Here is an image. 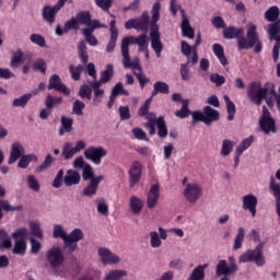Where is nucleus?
Instances as JSON below:
<instances>
[{
    "instance_id": "f257e3e1",
    "label": "nucleus",
    "mask_w": 280,
    "mask_h": 280,
    "mask_svg": "<svg viewBox=\"0 0 280 280\" xmlns=\"http://www.w3.org/2000/svg\"><path fill=\"white\" fill-rule=\"evenodd\" d=\"M223 38L226 40H233L236 38V45L238 51L244 49H253L255 54H261L264 50V43L259 38L257 33V25L253 24L248 26L246 37L244 36V27L225 26L223 30Z\"/></svg>"
},
{
    "instance_id": "f03ea898",
    "label": "nucleus",
    "mask_w": 280,
    "mask_h": 280,
    "mask_svg": "<svg viewBox=\"0 0 280 280\" xmlns=\"http://www.w3.org/2000/svg\"><path fill=\"white\" fill-rule=\"evenodd\" d=\"M52 236L55 238L60 237L63 241V246L67 249L68 255H71L78 250V242L84 240V232L75 228L72 232L67 234L62 225H55Z\"/></svg>"
},
{
    "instance_id": "7ed1b4c3",
    "label": "nucleus",
    "mask_w": 280,
    "mask_h": 280,
    "mask_svg": "<svg viewBox=\"0 0 280 280\" xmlns=\"http://www.w3.org/2000/svg\"><path fill=\"white\" fill-rule=\"evenodd\" d=\"M152 22H151V47L155 51L156 58H161L163 51V42H161V33L159 32V19H161V2H155L152 7Z\"/></svg>"
},
{
    "instance_id": "20e7f679",
    "label": "nucleus",
    "mask_w": 280,
    "mask_h": 280,
    "mask_svg": "<svg viewBox=\"0 0 280 280\" xmlns=\"http://www.w3.org/2000/svg\"><path fill=\"white\" fill-rule=\"evenodd\" d=\"M275 86V83L268 81L261 85L260 81H253L247 86V97L252 104L261 106L266 95H270V90Z\"/></svg>"
},
{
    "instance_id": "39448f33",
    "label": "nucleus",
    "mask_w": 280,
    "mask_h": 280,
    "mask_svg": "<svg viewBox=\"0 0 280 280\" xmlns=\"http://www.w3.org/2000/svg\"><path fill=\"white\" fill-rule=\"evenodd\" d=\"M83 180H90L89 185L83 188V196L91 198V196H95L97 194V189H100V183L104 180L103 175L95 176V171L91 164L85 163L82 173Z\"/></svg>"
},
{
    "instance_id": "423d86ee",
    "label": "nucleus",
    "mask_w": 280,
    "mask_h": 280,
    "mask_svg": "<svg viewBox=\"0 0 280 280\" xmlns=\"http://www.w3.org/2000/svg\"><path fill=\"white\" fill-rule=\"evenodd\" d=\"M264 246L266 243H259L255 249H248L240 256V264H255L258 268L266 266V257H264Z\"/></svg>"
},
{
    "instance_id": "0eeeda50",
    "label": "nucleus",
    "mask_w": 280,
    "mask_h": 280,
    "mask_svg": "<svg viewBox=\"0 0 280 280\" xmlns=\"http://www.w3.org/2000/svg\"><path fill=\"white\" fill-rule=\"evenodd\" d=\"M150 39H148V35L145 33L135 36H126L121 39V54H130V45H138L139 51H148V45Z\"/></svg>"
},
{
    "instance_id": "6e6552de",
    "label": "nucleus",
    "mask_w": 280,
    "mask_h": 280,
    "mask_svg": "<svg viewBox=\"0 0 280 280\" xmlns=\"http://www.w3.org/2000/svg\"><path fill=\"white\" fill-rule=\"evenodd\" d=\"M14 240L13 255H25L27 253V237L30 231L25 228H20L11 234Z\"/></svg>"
},
{
    "instance_id": "1a4fd4ad",
    "label": "nucleus",
    "mask_w": 280,
    "mask_h": 280,
    "mask_svg": "<svg viewBox=\"0 0 280 280\" xmlns=\"http://www.w3.org/2000/svg\"><path fill=\"white\" fill-rule=\"evenodd\" d=\"M229 262L224 259L219 260L215 267V277H223L220 280H230L231 275H235L238 270L235 257L230 256L228 258Z\"/></svg>"
},
{
    "instance_id": "9d476101",
    "label": "nucleus",
    "mask_w": 280,
    "mask_h": 280,
    "mask_svg": "<svg viewBox=\"0 0 280 280\" xmlns=\"http://www.w3.org/2000/svg\"><path fill=\"white\" fill-rule=\"evenodd\" d=\"M46 261L49 264L52 270H58L65 265V254L62 248L59 246H54L46 252Z\"/></svg>"
},
{
    "instance_id": "9b49d317",
    "label": "nucleus",
    "mask_w": 280,
    "mask_h": 280,
    "mask_svg": "<svg viewBox=\"0 0 280 280\" xmlns=\"http://www.w3.org/2000/svg\"><path fill=\"white\" fill-rule=\"evenodd\" d=\"M125 30H138L140 32L148 33L150 30V15L142 13L140 18L130 19L125 22Z\"/></svg>"
},
{
    "instance_id": "f8f14e48",
    "label": "nucleus",
    "mask_w": 280,
    "mask_h": 280,
    "mask_svg": "<svg viewBox=\"0 0 280 280\" xmlns=\"http://www.w3.org/2000/svg\"><path fill=\"white\" fill-rule=\"evenodd\" d=\"M260 129L265 135H270V132H277V122L275 118L270 117V110L266 105L262 106V115L259 119Z\"/></svg>"
},
{
    "instance_id": "ddd939ff",
    "label": "nucleus",
    "mask_w": 280,
    "mask_h": 280,
    "mask_svg": "<svg viewBox=\"0 0 280 280\" xmlns=\"http://www.w3.org/2000/svg\"><path fill=\"white\" fill-rule=\"evenodd\" d=\"M65 3H67V0H59L54 7L45 5L42 11L44 21L50 25H54V23H56V14H58V12L65 8Z\"/></svg>"
},
{
    "instance_id": "4468645a",
    "label": "nucleus",
    "mask_w": 280,
    "mask_h": 280,
    "mask_svg": "<svg viewBox=\"0 0 280 280\" xmlns=\"http://www.w3.org/2000/svg\"><path fill=\"white\" fill-rule=\"evenodd\" d=\"M108 154L104 147H89L84 151V156L88 161H92L94 165H102V159Z\"/></svg>"
},
{
    "instance_id": "2eb2a0df",
    "label": "nucleus",
    "mask_w": 280,
    "mask_h": 280,
    "mask_svg": "<svg viewBox=\"0 0 280 280\" xmlns=\"http://www.w3.org/2000/svg\"><path fill=\"white\" fill-rule=\"evenodd\" d=\"M62 104V97H54V95L48 94L45 98V106L46 108L39 112L40 119H49V115L54 113V107Z\"/></svg>"
},
{
    "instance_id": "dca6fc26",
    "label": "nucleus",
    "mask_w": 280,
    "mask_h": 280,
    "mask_svg": "<svg viewBox=\"0 0 280 280\" xmlns=\"http://www.w3.org/2000/svg\"><path fill=\"white\" fill-rule=\"evenodd\" d=\"M86 148V142L84 140H79L75 143L74 148H71L70 142H66L63 144L62 151H61V156H63L65 161H69L78 154V152H82Z\"/></svg>"
},
{
    "instance_id": "f3484780",
    "label": "nucleus",
    "mask_w": 280,
    "mask_h": 280,
    "mask_svg": "<svg viewBox=\"0 0 280 280\" xmlns=\"http://www.w3.org/2000/svg\"><path fill=\"white\" fill-rule=\"evenodd\" d=\"M143 174V164L139 161H135L128 172L129 175V187H135L141 180Z\"/></svg>"
},
{
    "instance_id": "a211bd4d",
    "label": "nucleus",
    "mask_w": 280,
    "mask_h": 280,
    "mask_svg": "<svg viewBox=\"0 0 280 280\" xmlns=\"http://www.w3.org/2000/svg\"><path fill=\"white\" fill-rule=\"evenodd\" d=\"M48 91H58V93H62V95H71V90H69V88L62 83V79H60V75L58 74H52L49 78Z\"/></svg>"
},
{
    "instance_id": "6ab92c4d",
    "label": "nucleus",
    "mask_w": 280,
    "mask_h": 280,
    "mask_svg": "<svg viewBox=\"0 0 280 280\" xmlns=\"http://www.w3.org/2000/svg\"><path fill=\"white\" fill-rule=\"evenodd\" d=\"M202 196V187L198 184H187L184 189V197L188 202H198V199Z\"/></svg>"
},
{
    "instance_id": "aec40b11",
    "label": "nucleus",
    "mask_w": 280,
    "mask_h": 280,
    "mask_svg": "<svg viewBox=\"0 0 280 280\" xmlns=\"http://www.w3.org/2000/svg\"><path fill=\"white\" fill-rule=\"evenodd\" d=\"M259 202V199H257V196L253 194H248L243 196V209L244 211H249L252 218H255L257 215V205Z\"/></svg>"
},
{
    "instance_id": "412c9836",
    "label": "nucleus",
    "mask_w": 280,
    "mask_h": 280,
    "mask_svg": "<svg viewBox=\"0 0 280 280\" xmlns=\"http://www.w3.org/2000/svg\"><path fill=\"white\" fill-rule=\"evenodd\" d=\"M98 255L101 257L102 264H104L105 266H107V265L113 266V265L119 264V261H121V258H119V256L113 254V252H110V249H108V248H104V247L98 248Z\"/></svg>"
},
{
    "instance_id": "4be33fe9",
    "label": "nucleus",
    "mask_w": 280,
    "mask_h": 280,
    "mask_svg": "<svg viewBox=\"0 0 280 280\" xmlns=\"http://www.w3.org/2000/svg\"><path fill=\"white\" fill-rule=\"evenodd\" d=\"M159 198H161V187L159 184L151 185V188L147 198V207L148 209H154L156 205H159Z\"/></svg>"
},
{
    "instance_id": "5701e85b",
    "label": "nucleus",
    "mask_w": 280,
    "mask_h": 280,
    "mask_svg": "<svg viewBox=\"0 0 280 280\" xmlns=\"http://www.w3.org/2000/svg\"><path fill=\"white\" fill-rule=\"evenodd\" d=\"M25 154V148L21 142L15 141L11 144L10 156L8 160V165H14V163Z\"/></svg>"
},
{
    "instance_id": "b1692460",
    "label": "nucleus",
    "mask_w": 280,
    "mask_h": 280,
    "mask_svg": "<svg viewBox=\"0 0 280 280\" xmlns=\"http://www.w3.org/2000/svg\"><path fill=\"white\" fill-rule=\"evenodd\" d=\"M182 12V36H184V38H190L194 39L196 37V31H194V28L191 27V24L189 23V19L187 18V15L185 14V10L180 9Z\"/></svg>"
},
{
    "instance_id": "393cba45",
    "label": "nucleus",
    "mask_w": 280,
    "mask_h": 280,
    "mask_svg": "<svg viewBox=\"0 0 280 280\" xmlns=\"http://www.w3.org/2000/svg\"><path fill=\"white\" fill-rule=\"evenodd\" d=\"M194 65H198V54L196 52L194 54V56H191V59L187 60L186 63L180 65L179 73L182 75V80H184L185 82H187V80L191 78L189 68L194 67Z\"/></svg>"
},
{
    "instance_id": "a878e982",
    "label": "nucleus",
    "mask_w": 280,
    "mask_h": 280,
    "mask_svg": "<svg viewBox=\"0 0 280 280\" xmlns=\"http://www.w3.org/2000/svg\"><path fill=\"white\" fill-rule=\"evenodd\" d=\"M80 180H82V176L78 171L68 170L67 175L63 177V183L66 187H73V185H80Z\"/></svg>"
},
{
    "instance_id": "bb28decb",
    "label": "nucleus",
    "mask_w": 280,
    "mask_h": 280,
    "mask_svg": "<svg viewBox=\"0 0 280 280\" xmlns=\"http://www.w3.org/2000/svg\"><path fill=\"white\" fill-rule=\"evenodd\" d=\"M122 56V65L125 69H133V71H137V73H141L143 71V68H141V63L139 62V59H136L133 61L130 60V52H121Z\"/></svg>"
},
{
    "instance_id": "cd10ccee",
    "label": "nucleus",
    "mask_w": 280,
    "mask_h": 280,
    "mask_svg": "<svg viewBox=\"0 0 280 280\" xmlns=\"http://www.w3.org/2000/svg\"><path fill=\"white\" fill-rule=\"evenodd\" d=\"M203 115L206 118V126H211L213 121L220 120V112L217 109H213L211 106H205L203 107Z\"/></svg>"
},
{
    "instance_id": "c85d7f7f",
    "label": "nucleus",
    "mask_w": 280,
    "mask_h": 280,
    "mask_svg": "<svg viewBox=\"0 0 280 280\" xmlns=\"http://www.w3.org/2000/svg\"><path fill=\"white\" fill-rule=\"evenodd\" d=\"M270 189L276 199V213L279 217L280 215V184H278L277 180H275L273 176H271L270 178Z\"/></svg>"
},
{
    "instance_id": "c756f323",
    "label": "nucleus",
    "mask_w": 280,
    "mask_h": 280,
    "mask_svg": "<svg viewBox=\"0 0 280 280\" xmlns=\"http://www.w3.org/2000/svg\"><path fill=\"white\" fill-rule=\"evenodd\" d=\"M161 93L162 95H170V85L163 81H156L153 84V91L151 93V98L156 97Z\"/></svg>"
},
{
    "instance_id": "7c9ffc66",
    "label": "nucleus",
    "mask_w": 280,
    "mask_h": 280,
    "mask_svg": "<svg viewBox=\"0 0 280 280\" xmlns=\"http://www.w3.org/2000/svg\"><path fill=\"white\" fill-rule=\"evenodd\" d=\"M212 51L222 67H226V65H229V59H226V55L224 54V47H222L219 43L212 45Z\"/></svg>"
},
{
    "instance_id": "2f4dec72",
    "label": "nucleus",
    "mask_w": 280,
    "mask_h": 280,
    "mask_svg": "<svg viewBox=\"0 0 280 280\" xmlns=\"http://www.w3.org/2000/svg\"><path fill=\"white\" fill-rule=\"evenodd\" d=\"M208 268V264L197 266L189 275L187 280H205V270Z\"/></svg>"
},
{
    "instance_id": "473e14b6",
    "label": "nucleus",
    "mask_w": 280,
    "mask_h": 280,
    "mask_svg": "<svg viewBox=\"0 0 280 280\" xmlns=\"http://www.w3.org/2000/svg\"><path fill=\"white\" fill-rule=\"evenodd\" d=\"M78 56L82 65H89V47L84 40L79 42Z\"/></svg>"
},
{
    "instance_id": "72a5a7b5",
    "label": "nucleus",
    "mask_w": 280,
    "mask_h": 280,
    "mask_svg": "<svg viewBox=\"0 0 280 280\" xmlns=\"http://www.w3.org/2000/svg\"><path fill=\"white\" fill-rule=\"evenodd\" d=\"M115 77V66L113 63H108L104 71L101 72V82L104 84H108L110 80Z\"/></svg>"
},
{
    "instance_id": "f704fd0d",
    "label": "nucleus",
    "mask_w": 280,
    "mask_h": 280,
    "mask_svg": "<svg viewBox=\"0 0 280 280\" xmlns=\"http://www.w3.org/2000/svg\"><path fill=\"white\" fill-rule=\"evenodd\" d=\"M32 161H34L36 163L38 161V156H36V154H34V153L22 155L18 163V167H20V170H27V167H30V163Z\"/></svg>"
},
{
    "instance_id": "c9c22d12",
    "label": "nucleus",
    "mask_w": 280,
    "mask_h": 280,
    "mask_svg": "<svg viewBox=\"0 0 280 280\" xmlns=\"http://www.w3.org/2000/svg\"><path fill=\"white\" fill-rule=\"evenodd\" d=\"M129 207L135 215H139L143 209V201L139 197L132 196L130 198Z\"/></svg>"
},
{
    "instance_id": "e433bc0d",
    "label": "nucleus",
    "mask_w": 280,
    "mask_h": 280,
    "mask_svg": "<svg viewBox=\"0 0 280 280\" xmlns=\"http://www.w3.org/2000/svg\"><path fill=\"white\" fill-rule=\"evenodd\" d=\"M73 130V120L71 118L61 117V128L59 129V137H65V132H71Z\"/></svg>"
},
{
    "instance_id": "4c0bfd02",
    "label": "nucleus",
    "mask_w": 280,
    "mask_h": 280,
    "mask_svg": "<svg viewBox=\"0 0 280 280\" xmlns=\"http://www.w3.org/2000/svg\"><path fill=\"white\" fill-rule=\"evenodd\" d=\"M223 100L226 105L228 121H233V119H235V112H236L235 103H233V101H231V97H229V95H224Z\"/></svg>"
},
{
    "instance_id": "58836bf2",
    "label": "nucleus",
    "mask_w": 280,
    "mask_h": 280,
    "mask_svg": "<svg viewBox=\"0 0 280 280\" xmlns=\"http://www.w3.org/2000/svg\"><path fill=\"white\" fill-rule=\"evenodd\" d=\"M32 100V94L26 93L20 96L19 98H14L12 102L13 108H25L27 106V103Z\"/></svg>"
},
{
    "instance_id": "ea45409f",
    "label": "nucleus",
    "mask_w": 280,
    "mask_h": 280,
    "mask_svg": "<svg viewBox=\"0 0 280 280\" xmlns=\"http://www.w3.org/2000/svg\"><path fill=\"white\" fill-rule=\"evenodd\" d=\"M21 65H23V50L18 49L11 57L10 67H12V69H19Z\"/></svg>"
},
{
    "instance_id": "a19ab883",
    "label": "nucleus",
    "mask_w": 280,
    "mask_h": 280,
    "mask_svg": "<svg viewBox=\"0 0 280 280\" xmlns=\"http://www.w3.org/2000/svg\"><path fill=\"white\" fill-rule=\"evenodd\" d=\"M158 135L161 139L167 137V124H165V117L160 116L156 120Z\"/></svg>"
},
{
    "instance_id": "79ce46f5",
    "label": "nucleus",
    "mask_w": 280,
    "mask_h": 280,
    "mask_svg": "<svg viewBox=\"0 0 280 280\" xmlns=\"http://www.w3.org/2000/svg\"><path fill=\"white\" fill-rule=\"evenodd\" d=\"M5 248H12V241L8 237L5 230H0V250H5Z\"/></svg>"
},
{
    "instance_id": "37998d69",
    "label": "nucleus",
    "mask_w": 280,
    "mask_h": 280,
    "mask_svg": "<svg viewBox=\"0 0 280 280\" xmlns=\"http://www.w3.org/2000/svg\"><path fill=\"white\" fill-rule=\"evenodd\" d=\"M75 19L79 25H91V11H80L77 13Z\"/></svg>"
},
{
    "instance_id": "c03bdc74",
    "label": "nucleus",
    "mask_w": 280,
    "mask_h": 280,
    "mask_svg": "<svg viewBox=\"0 0 280 280\" xmlns=\"http://www.w3.org/2000/svg\"><path fill=\"white\" fill-rule=\"evenodd\" d=\"M55 161L56 160L54 159V156L51 154H47L45 156L44 162L39 166L36 167L35 172L37 174H40V173L45 172V170H49V167H51V165H54Z\"/></svg>"
},
{
    "instance_id": "a18cd8bd",
    "label": "nucleus",
    "mask_w": 280,
    "mask_h": 280,
    "mask_svg": "<svg viewBox=\"0 0 280 280\" xmlns=\"http://www.w3.org/2000/svg\"><path fill=\"white\" fill-rule=\"evenodd\" d=\"M69 71H70V75L74 80V82H78L82 78V71H84V66L83 65H78V66L70 65Z\"/></svg>"
},
{
    "instance_id": "49530a36",
    "label": "nucleus",
    "mask_w": 280,
    "mask_h": 280,
    "mask_svg": "<svg viewBox=\"0 0 280 280\" xmlns=\"http://www.w3.org/2000/svg\"><path fill=\"white\" fill-rule=\"evenodd\" d=\"M254 141L255 136H249L248 138L243 139L242 142L236 148V152H238V154H244V152H246V150H248V148L253 145Z\"/></svg>"
},
{
    "instance_id": "de8ad7c7",
    "label": "nucleus",
    "mask_w": 280,
    "mask_h": 280,
    "mask_svg": "<svg viewBox=\"0 0 280 280\" xmlns=\"http://www.w3.org/2000/svg\"><path fill=\"white\" fill-rule=\"evenodd\" d=\"M175 115L179 119H187V117H189V115H191V110L189 109V101L184 100L182 108L179 110L175 112Z\"/></svg>"
},
{
    "instance_id": "09e8293b",
    "label": "nucleus",
    "mask_w": 280,
    "mask_h": 280,
    "mask_svg": "<svg viewBox=\"0 0 280 280\" xmlns=\"http://www.w3.org/2000/svg\"><path fill=\"white\" fill-rule=\"evenodd\" d=\"M82 34L85 38V42L89 43L91 45V47H97V37H95V35H93V31L90 28H82Z\"/></svg>"
},
{
    "instance_id": "8fccbe9b",
    "label": "nucleus",
    "mask_w": 280,
    "mask_h": 280,
    "mask_svg": "<svg viewBox=\"0 0 280 280\" xmlns=\"http://www.w3.org/2000/svg\"><path fill=\"white\" fill-rule=\"evenodd\" d=\"M279 16H280V11H279V8L276 5L269 8L265 12V19L266 21H269V22L277 21Z\"/></svg>"
},
{
    "instance_id": "3c124183",
    "label": "nucleus",
    "mask_w": 280,
    "mask_h": 280,
    "mask_svg": "<svg viewBox=\"0 0 280 280\" xmlns=\"http://www.w3.org/2000/svg\"><path fill=\"white\" fill-rule=\"evenodd\" d=\"M269 38L273 40L280 34V20L275 21L273 23L269 24L268 30Z\"/></svg>"
},
{
    "instance_id": "603ef678",
    "label": "nucleus",
    "mask_w": 280,
    "mask_h": 280,
    "mask_svg": "<svg viewBox=\"0 0 280 280\" xmlns=\"http://www.w3.org/2000/svg\"><path fill=\"white\" fill-rule=\"evenodd\" d=\"M180 51L183 56H186L187 60H191V56H194V46H190L189 43L182 40Z\"/></svg>"
},
{
    "instance_id": "864d4df0",
    "label": "nucleus",
    "mask_w": 280,
    "mask_h": 280,
    "mask_svg": "<svg viewBox=\"0 0 280 280\" xmlns=\"http://www.w3.org/2000/svg\"><path fill=\"white\" fill-rule=\"evenodd\" d=\"M244 235H245L244 228H240L237 231L236 237L234 240L233 250H240V248H242V244L244 242Z\"/></svg>"
},
{
    "instance_id": "5fc2aeb1",
    "label": "nucleus",
    "mask_w": 280,
    "mask_h": 280,
    "mask_svg": "<svg viewBox=\"0 0 280 280\" xmlns=\"http://www.w3.org/2000/svg\"><path fill=\"white\" fill-rule=\"evenodd\" d=\"M62 183H65V170L60 168L52 180V187L55 189H60Z\"/></svg>"
},
{
    "instance_id": "6e6d98bb",
    "label": "nucleus",
    "mask_w": 280,
    "mask_h": 280,
    "mask_svg": "<svg viewBox=\"0 0 280 280\" xmlns=\"http://www.w3.org/2000/svg\"><path fill=\"white\" fill-rule=\"evenodd\" d=\"M93 95V90L91 89V86L89 84H83L81 85L80 90H79V96L82 100H91Z\"/></svg>"
},
{
    "instance_id": "4d7b16f0",
    "label": "nucleus",
    "mask_w": 280,
    "mask_h": 280,
    "mask_svg": "<svg viewBox=\"0 0 280 280\" xmlns=\"http://www.w3.org/2000/svg\"><path fill=\"white\" fill-rule=\"evenodd\" d=\"M84 108H86V104H84V102H82L80 100H77L73 103L72 113L74 115H78L79 117H82V115H84V113H83Z\"/></svg>"
},
{
    "instance_id": "13d9d810",
    "label": "nucleus",
    "mask_w": 280,
    "mask_h": 280,
    "mask_svg": "<svg viewBox=\"0 0 280 280\" xmlns=\"http://www.w3.org/2000/svg\"><path fill=\"white\" fill-rule=\"evenodd\" d=\"M232 150H233V141L229 139H224L222 141L221 156H229Z\"/></svg>"
},
{
    "instance_id": "bf43d9fd",
    "label": "nucleus",
    "mask_w": 280,
    "mask_h": 280,
    "mask_svg": "<svg viewBox=\"0 0 280 280\" xmlns=\"http://www.w3.org/2000/svg\"><path fill=\"white\" fill-rule=\"evenodd\" d=\"M30 229L34 237H37V240H43V230H40V223L31 222Z\"/></svg>"
},
{
    "instance_id": "052dcab7",
    "label": "nucleus",
    "mask_w": 280,
    "mask_h": 280,
    "mask_svg": "<svg viewBox=\"0 0 280 280\" xmlns=\"http://www.w3.org/2000/svg\"><path fill=\"white\" fill-rule=\"evenodd\" d=\"M71 30H74L75 32L80 30V23L78 22V19L73 16L65 23V31L71 32Z\"/></svg>"
},
{
    "instance_id": "680f3d73",
    "label": "nucleus",
    "mask_w": 280,
    "mask_h": 280,
    "mask_svg": "<svg viewBox=\"0 0 280 280\" xmlns=\"http://www.w3.org/2000/svg\"><path fill=\"white\" fill-rule=\"evenodd\" d=\"M35 71H40L43 75L47 74V62L43 58H37L33 65Z\"/></svg>"
},
{
    "instance_id": "e2e57ef3",
    "label": "nucleus",
    "mask_w": 280,
    "mask_h": 280,
    "mask_svg": "<svg viewBox=\"0 0 280 280\" xmlns=\"http://www.w3.org/2000/svg\"><path fill=\"white\" fill-rule=\"evenodd\" d=\"M112 96L117 97L118 95H129L128 91L124 89V83L118 82L116 85L112 89Z\"/></svg>"
},
{
    "instance_id": "0e129e2a",
    "label": "nucleus",
    "mask_w": 280,
    "mask_h": 280,
    "mask_svg": "<svg viewBox=\"0 0 280 280\" xmlns=\"http://www.w3.org/2000/svg\"><path fill=\"white\" fill-rule=\"evenodd\" d=\"M27 186L30 187V189H32V191H40V184L34 175L27 176Z\"/></svg>"
},
{
    "instance_id": "69168bd1",
    "label": "nucleus",
    "mask_w": 280,
    "mask_h": 280,
    "mask_svg": "<svg viewBox=\"0 0 280 280\" xmlns=\"http://www.w3.org/2000/svg\"><path fill=\"white\" fill-rule=\"evenodd\" d=\"M210 82L215 84V86H222L223 84L226 83V78H224V75H221L219 73H212L210 75Z\"/></svg>"
},
{
    "instance_id": "338daca9",
    "label": "nucleus",
    "mask_w": 280,
    "mask_h": 280,
    "mask_svg": "<svg viewBox=\"0 0 280 280\" xmlns=\"http://www.w3.org/2000/svg\"><path fill=\"white\" fill-rule=\"evenodd\" d=\"M97 211L101 215H108V203L104 199H96Z\"/></svg>"
},
{
    "instance_id": "774afa93",
    "label": "nucleus",
    "mask_w": 280,
    "mask_h": 280,
    "mask_svg": "<svg viewBox=\"0 0 280 280\" xmlns=\"http://www.w3.org/2000/svg\"><path fill=\"white\" fill-rule=\"evenodd\" d=\"M150 238H151V247L152 248H159L163 242L161 241V237L159 236V232L152 231L150 232Z\"/></svg>"
}]
</instances>
